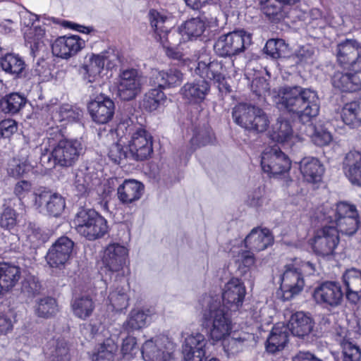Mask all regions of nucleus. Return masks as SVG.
I'll return each mask as SVG.
<instances>
[{"label": "nucleus", "mask_w": 361, "mask_h": 361, "mask_svg": "<svg viewBox=\"0 0 361 361\" xmlns=\"http://www.w3.org/2000/svg\"><path fill=\"white\" fill-rule=\"evenodd\" d=\"M245 293L243 283L238 278H232L224 286L223 304L219 295H204L200 300L203 323L209 329L211 339L214 341H222L226 351L233 350L242 342L240 338L230 336L232 322L228 310H238Z\"/></svg>", "instance_id": "1"}, {"label": "nucleus", "mask_w": 361, "mask_h": 361, "mask_svg": "<svg viewBox=\"0 0 361 361\" xmlns=\"http://www.w3.org/2000/svg\"><path fill=\"white\" fill-rule=\"evenodd\" d=\"M82 149L80 140L63 139L58 129L51 128L41 145V160L49 168L56 164L69 167L78 161Z\"/></svg>", "instance_id": "2"}, {"label": "nucleus", "mask_w": 361, "mask_h": 361, "mask_svg": "<svg viewBox=\"0 0 361 361\" xmlns=\"http://www.w3.org/2000/svg\"><path fill=\"white\" fill-rule=\"evenodd\" d=\"M281 94L276 102L279 109L297 115L302 122H309L319 114V101L314 91L293 87L283 88Z\"/></svg>", "instance_id": "3"}, {"label": "nucleus", "mask_w": 361, "mask_h": 361, "mask_svg": "<svg viewBox=\"0 0 361 361\" xmlns=\"http://www.w3.org/2000/svg\"><path fill=\"white\" fill-rule=\"evenodd\" d=\"M274 239L271 232L267 228L257 227L251 230L244 240L245 247L248 250L233 245L231 250V255L235 259V262L245 267H250L254 265L255 259L251 251L260 252L272 245Z\"/></svg>", "instance_id": "4"}, {"label": "nucleus", "mask_w": 361, "mask_h": 361, "mask_svg": "<svg viewBox=\"0 0 361 361\" xmlns=\"http://www.w3.org/2000/svg\"><path fill=\"white\" fill-rule=\"evenodd\" d=\"M233 121L241 128L252 133H263L269 120L266 113L259 107L247 103H239L232 109Z\"/></svg>", "instance_id": "5"}, {"label": "nucleus", "mask_w": 361, "mask_h": 361, "mask_svg": "<svg viewBox=\"0 0 361 361\" xmlns=\"http://www.w3.org/2000/svg\"><path fill=\"white\" fill-rule=\"evenodd\" d=\"M73 224L77 232L89 240L101 238L108 231L106 220L92 209H80L75 216Z\"/></svg>", "instance_id": "6"}, {"label": "nucleus", "mask_w": 361, "mask_h": 361, "mask_svg": "<svg viewBox=\"0 0 361 361\" xmlns=\"http://www.w3.org/2000/svg\"><path fill=\"white\" fill-rule=\"evenodd\" d=\"M234 72L233 62H228V66L220 61L207 60H200L198 61L195 68V72L202 80L208 79L214 80L218 84V88L220 92L228 93L231 92V86L225 81L226 76L230 77L231 72Z\"/></svg>", "instance_id": "7"}, {"label": "nucleus", "mask_w": 361, "mask_h": 361, "mask_svg": "<svg viewBox=\"0 0 361 361\" xmlns=\"http://www.w3.org/2000/svg\"><path fill=\"white\" fill-rule=\"evenodd\" d=\"M252 44V35L238 30L221 35L216 41L215 52L221 56H232L243 52Z\"/></svg>", "instance_id": "8"}, {"label": "nucleus", "mask_w": 361, "mask_h": 361, "mask_svg": "<svg viewBox=\"0 0 361 361\" xmlns=\"http://www.w3.org/2000/svg\"><path fill=\"white\" fill-rule=\"evenodd\" d=\"M269 138L274 142L290 149L299 148L304 142V137L293 131L291 123L279 117L271 126L268 133Z\"/></svg>", "instance_id": "9"}, {"label": "nucleus", "mask_w": 361, "mask_h": 361, "mask_svg": "<svg viewBox=\"0 0 361 361\" xmlns=\"http://www.w3.org/2000/svg\"><path fill=\"white\" fill-rule=\"evenodd\" d=\"M262 171L269 176H275L288 172L291 166L290 161L279 147L266 148L262 154Z\"/></svg>", "instance_id": "10"}, {"label": "nucleus", "mask_w": 361, "mask_h": 361, "mask_svg": "<svg viewBox=\"0 0 361 361\" xmlns=\"http://www.w3.org/2000/svg\"><path fill=\"white\" fill-rule=\"evenodd\" d=\"M173 348L168 337L159 336L145 341L141 353L145 361H170Z\"/></svg>", "instance_id": "11"}, {"label": "nucleus", "mask_w": 361, "mask_h": 361, "mask_svg": "<svg viewBox=\"0 0 361 361\" xmlns=\"http://www.w3.org/2000/svg\"><path fill=\"white\" fill-rule=\"evenodd\" d=\"M143 78L136 69H126L118 78V96L123 100L135 99L141 92Z\"/></svg>", "instance_id": "12"}, {"label": "nucleus", "mask_w": 361, "mask_h": 361, "mask_svg": "<svg viewBox=\"0 0 361 361\" xmlns=\"http://www.w3.org/2000/svg\"><path fill=\"white\" fill-rule=\"evenodd\" d=\"M115 58V54L109 51H104L99 54H87L79 71L82 75L84 80L88 82H96L100 77L105 62L108 67H111V61Z\"/></svg>", "instance_id": "13"}, {"label": "nucleus", "mask_w": 361, "mask_h": 361, "mask_svg": "<svg viewBox=\"0 0 361 361\" xmlns=\"http://www.w3.org/2000/svg\"><path fill=\"white\" fill-rule=\"evenodd\" d=\"M339 243L338 231L334 225L324 226L318 229L312 241L314 251L319 255L333 254Z\"/></svg>", "instance_id": "14"}, {"label": "nucleus", "mask_w": 361, "mask_h": 361, "mask_svg": "<svg viewBox=\"0 0 361 361\" xmlns=\"http://www.w3.org/2000/svg\"><path fill=\"white\" fill-rule=\"evenodd\" d=\"M312 297L317 304L326 307L335 308L341 305L343 293L338 283L325 281L315 288Z\"/></svg>", "instance_id": "15"}, {"label": "nucleus", "mask_w": 361, "mask_h": 361, "mask_svg": "<svg viewBox=\"0 0 361 361\" xmlns=\"http://www.w3.org/2000/svg\"><path fill=\"white\" fill-rule=\"evenodd\" d=\"M129 154L137 161L147 159L153 152L152 136L143 128L132 133L128 144Z\"/></svg>", "instance_id": "16"}, {"label": "nucleus", "mask_w": 361, "mask_h": 361, "mask_svg": "<svg viewBox=\"0 0 361 361\" xmlns=\"http://www.w3.org/2000/svg\"><path fill=\"white\" fill-rule=\"evenodd\" d=\"M102 262L111 272H120L129 264L128 250L119 243L109 244L104 250Z\"/></svg>", "instance_id": "17"}, {"label": "nucleus", "mask_w": 361, "mask_h": 361, "mask_svg": "<svg viewBox=\"0 0 361 361\" xmlns=\"http://www.w3.org/2000/svg\"><path fill=\"white\" fill-rule=\"evenodd\" d=\"M281 289L286 299L298 294L304 287V279L296 263L287 264L281 276Z\"/></svg>", "instance_id": "18"}, {"label": "nucleus", "mask_w": 361, "mask_h": 361, "mask_svg": "<svg viewBox=\"0 0 361 361\" xmlns=\"http://www.w3.org/2000/svg\"><path fill=\"white\" fill-rule=\"evenodd\" d=\"M73 246L74 243L66 236L57 239L47 254L48 264L56 268L63 267L71 256Z\"/></svg>", "instance_id": "19"}, {"label": "nucleus", "mask_w": 361, "mask_h": 361, "mask_svg": "<svg viewBox=\"0 0 361 361\" xmlns=\"http://www.w3.org/2000/svg\"><path fill=\"white\" fill-rule=\"evenodd\" d=\"M35 206L40 212L58 216L65 208V200L62 196L50 191H42L34 193Z\"/></svg>", "instance_id": "20"}, {"label": "nucleus", "mask_w": 361, "mask_h": 361, "mask_svg": "<svg viewBox=\"0 0 361 361\" xmlns=\"http://www.w3.org/2000/svg\"><path fill=\"white\" fill-rule=\"evenodd\" d=\"M85 46V42L78 35L58 37L51 44V51L56 57L68 59L75 56Z\"/></svg>", "instance_id": "21"}, {"label": "nucleus", "mask_w": 361, "mask_h": 361, "mask_svg": "<svg viewBox=\"0 0 361 361\" xmlns=\"http://www.w3.org/2000/svg\"><path fill=\"white\" fill-rule=\"evenodd\" d=\"M88 111L94 122L106 124L113 118L115 104L111 99L101 94L89 103Z\"/></svg>", "instance_id": "22"}, {"label": "nucleus", "mask_w": 361, "mask_h": 361, "mask_svg": "<svg viewBox=\"0 0 361 361\" xmlns=\"http://www.w3.org/2000/svg\"><path fill=\"white\" fill-rule=\"evenodd\" d=\"M337 59L343 65L353 66L357 71L361 70V45L353 39H346L338 44Z\"/></svg>", "instance_id": "23"}, {"label": "nucleus", "mask_w": 361, "mask_h": 361, "mask_svg": "<svg viewBox=\"0 0 361 361\" xmlns=\"http://www.w3.org/2000/svg\"><path fill=\"white\" fill-rule=\"evenodd\" d=\"M207 341L199 332H192L185 338L183 354L185 361H202Z\"/></svg>", "instance_id": "24"}, {"label": "nucleus", "mask_w": 361, "mask_h": 361, "mask_svg": "<svg viewBox=\"0 0 361 361\" xmlns=\"http://www.w3.org/2000/svg\"><path fill=\"white\" fill-rule=\"evenodd\" d=\"M149 18L155 38L163 46L166 47L174 35L170 30L171 24L170 23L169 18L156 10H151L149 11Z\"/></svg>", "instance_id": "25"}, {"label": "nucleus", "mask_w": 361, "mask_h": 361, "mask_svg": "<svg viewBox=\"0 0 361 361\" xmlns=\"http://www.w3.org/2000/svg\"><path fill=\"white\" fill-rule=\"evenodd\" d=\"M210 90V85L205 80L186 82L180 90L183 98L192 104L203 102Z\"/></svg>", "instance_id": "26"}, {"label": "nucleus", "mask_w": 361, "mask_h": 361, "mask_svg": "<svg viewBox=\"0 0 361 361\" xmlns=\"http://www.w3.org/2000/svg\"><path fill=\"white\" fill-rule=\"evenodd\" d=\"M21 278L18 266L0 262V296L11 291Z\"/></svg>", "instance_id": "27"}, {"label": "nucleus", "mask_w": 361, "mask_h": 361, "mask_svg": "<svg viewBox=\"0 0 361 361\" xmlns=\"http://www.w3.org/2000/svg\"><path fill=\"white\" fill-rule=\"evenodd\" d=\"M183 80V73L177 68L166 71L154 70L151 73L149 82L159 88L171 87L179 85Z\"/></svg>", "instance_id": "28"}, {"label": "nucleus", "mask_w": 361, "mask_h": 361, "mask_svg": "<svg viewBox=\"0 0 361 361\" xmlns=\"http://www.w3.org/2000/svg\"><path fill=\"white\" fill-rule=\"evenodd\" d=\"M144 185L134 179H126L117 188L118 200L125 204L139 200L143 195Z\"/></svg>", "instance_id": "29"}, {"label": "nucleus", "mask_w": 361, "mask_h": 361, "mask_svg": "<svg viewBox=\"0 0 361 361\" xmlns=\"http://www.w3.org/2000/svg\"><path fill=\"white\" fill-rule=\"evenodd\" d=\"M314 322L311 317L303 312L293 314L286 326L295 336L303 338L312 331Z\"/></svg>", "instance_id": "30"}, {"label": "nucleus", "mask_w": 361, "mask_h": 361, "mask_svg": "<svg viewBox=\"0 0 361 361\" xmlns=\"http://www.w3.org/2000/svg\"><path fill=\"white\" fill-rule=\"evenodd\" d=\"M300 171L305 181L314 183L322 180L324 168L318 159L308 157L300 161Z\"/></svg>", "instance_id": "31"}, {"label": "nucleus", "mask_w": 361, "mask_h": 361, "mask_svg": "<svg viewBox=\"0 0 361 361\" xmlns=\"http://www.w3.org/2000/svg\"><path fill=\"white\" fill-rule=\"evenodd\" d=\"M343 170L353 184L361 186V153L357 151L348 152L343 162Z\"/></svg>", "instance_id": "32"}, {"label": "nucleus", "mask_w": 361, "mask_h": 361, "mask_svg": "<svg viewBox=\"0 0 361 361\" xmlns=\"http://www.w3.org/2000/svg\"><path fill=\"white\" fill-rule=\"evenodd\" d=\"M288 328L283 324H277L267 338V350L271 353L282 350L288 343Z\"/></svg>", "instance_id": "33"}, {"label": "nucleus", "mask_w": 361, "mask_h": 361, "mask_svg": "<svg viewBox=\"0 0 361 361\" xmlns=\"http://www.w3.org/2000/svg\"><path fill=\"white\" fill-rule=\"evenodd\" d=\"M348 216H358L356 207L345 202H341L335 208L326 207L322 211V221L327 223L333 222L336 219H344Z\"/></svg>", "instance_id": "34"}, {"label": "nucleus", "mask_w": 361, "mask_h": 361, "mask_svg": "<svg viewBox=\"0 0 361 361\" xmlns=\"http://www.w3.org/2000/svg\"><path fill=\"white\" fill-rule=\"evenodd\" d=\"M332 85L343 92H354L361 88V78L358 73L336 72L332 78Z\"/></svg>", "instance_id": "35"}, {"label": "nucleus", "mask_w": 361, "mask_h": 361, "mask_svg": "<svg viewBox=\"0 0 361 361\" xmlns=\"http://www.w3.org/2000/svg\"><path fill=\"white\" fill-rule=\"evenodd\" d=\"M206 29V23L200 18L185 21L178 29L183 41L193 40L201 37Z\"/></svg>", "instance_id": "36"}, {"label": "nucleus", "mask_w": 361, "mask_h": 361, "mask_svg": "<svg viewBox=\"0 0 361 361\" xmlns=\"http://www.w3.org/2000/svg\"><path fill=\"white\" fill-rule=\"evenodd\" d=\"M0 65L4 71L14 78H21L25 69L23 59L15 54H6L1 57Z\"/></svg>", "instance_id": "37"}, {"label": "nucleus", "mask_w": 361, "mask_h": 361, "mask_svg": "<svg viewBox=\"0 0 361 361\" xmlns=\"http://www.w3.org/2000/svg\"><path fill=\"white\" fill-rule=\"evenodd\" d=\"M24 37L25 42L30 45L32 54L44 47L47 41L45 30L38 25L26 29L24 31Z\"/></svg>", "instance_id": "38"}, {"label": "nucleus", "mask_w": 361, "mask_h": 361, "mask_svg": "<svg viewBox=\"0 0 361 361\" xmlns=\"http://www.w3.org/2000/svg\"><path fill=\"white\" fill-rule=\"evenodd\" d=\"M341 118L352 128L359 126L361 124V102L354 101L345 104L342 109Z\"/></svg>", "instance_id": "39"}, {"label": "nucleus", "mask_w": 361, "mask_h": 361, "mask_svg": "<svg viewBox=\"0 0 361 361\" xmlns=\"http://www.w3.org/2000/svg\"><path fill=\"white\" fill-rule=\"evenodd\" d=\"M148 312L149 310L146 312L139 310H132L123 323V329L128 333H131L145 327L149 323Z\"/></svg>", "instance_id": "40"}, {"label": "nucleus", "mask_w": 361, "mask_h": 361, "mask_svg": "<svg viewBox=\"0 0 361 361\" xmlns=\"http://www.w3.org/2000/svg\"><path fill=\"white\" fill-rule=\"evenodd\" d=\"M71 307L75 317L85 320L91 316L94 309V304L90 296L82 295L72 300Z\"/></svg>", "instance_id": "41"}, {"label": "nucleus", "mask_w": 361, "mask_h": 361, "mask_svg": "<svg viewBox=\"0 0 361 361\" xmlns=\"http://www.w3.org/2000/svg\"><path fill=\"white\" fill-rule=\"evenodd\" d=\"M167 97L161 88H153L145 93L142 106L148 111H153L165 105Z\"/></svg>", "instance_id": "42"}, {"label": "nucleus", "mask_w": 361, "mask_h": 361, "mask_svg": "<svg viewBox=\"0 0 361 361\" xmlns=\"http://www.w3.org/2000/svg\"><path fill=\"white\" fill-rule=\"evenodd\" d=\"M285 6L279 0H261V9L263 13L273 21L279 20L286 16Z\"/></svg>", "instance_id": "43"}, {"label": "nucleus", "mask_w": 361, "mask_h": 361, "mask_svg": "<svg viewBox=\"0 0 361 361\" xmlns=\"http://www.w3.org/2000/svg\"><path fill=\"white\" fill-rule=\"evenodd\" d=\"M69 348L64 339H57L51 341L47 353L50 361H69Z\"/></svg>", "instance_id": "44"}, {"label": "nucleus", "mask_w": 361, "mask_h": 361, "mask_svg": "<svg viewBox=\"0 0 361 361\" xmlns=\"http://www.w3.org/2000/svg\"><path fill=\"white\" fill-rule=\"evenodd\" d=\"M74 187L79 195L87 193L93 186V178L88 169H80L75 171Z\"/></svg>", "instance_id": "45"}, {"label": "nucleus", "mask_w": 361, "mask_h": 361, "mask_svg": "<svg viewBox=\"0 0 361 361\" xmlns=\"http://www.w3.org/2000/svg\"><path fill=\"white\" fill-rule=\"evenodd\" d=\"M58 311L56 301L51 297H44L36 301L35 312L39 317L49 318Z\"/></svg>", "instance_id": "46"}, {"label": "nucleus", "mask_w": 361, "mask_h": 361, "mask_svg": "<svg viewBox=\"0 0 361 361\" xmlns=\"http://www.w3.org/2000/svg\"><path fill=\"white\" fill-rule=\"evenodd\" d=\"M128 287L125 286H117L115 290L111 291L109 296V300L113 309L116 311L122 310L128 305V295L127 292Z\"/></svg>", "instance_id": "47"}, {"label": "nucleus", "mask_w": 361, "mask_h": 361, "mask_svg": "<svg viewBox=\"0 0 361 361\" xmlns=\"http://www.w3.org/2000/svg\"><path fill=\"white\" fill-rule=\"evenodd\" d=\"M26 104V99L18 93H11L7 95L1 102V106L4 111L9 114H16Z\"/></svg>", "instance_id": "48"}, {"label": "nucleus", "mask_w": 361, "mask_h": 361, "mask_svg": "<svg viewBox=\"0 0 361 361\" xmlns=\"http://www.w3.org/2000/svg\"><path fill=\"white\" fill-rule=\"evenodd\" d=\"M334 225L339 233L345 235H353L358 228V216H348L344 219H336L330 223Z\"/></svg>", "instance_id": "49"}, {"label": "nucleus", "mask_w": 361, "mask_h": 361, "mask_svg": "<svg viewBox=\"0 0 361 361\" xmlns=\"http://www.w3.org/2000/svg\"><path fill=\"white\" fill-rule=\"evenodd\" d=\"M286 49L287 46L283 39H271L267 42L264 50L265 54L272 59H278L282 56Z\"/></svg>", "instance_id": "50"}, {"label": "nucleus", "mask_w": 361, "mask_h": 361, "mask_svg": "<svg viewBox=\"0 0 361 361\" xmlns=\"http://www.w3.org/2000/svg\"><path fill=\"white\" fill-rule=\"evenodd\" d=\"M343 361H359L361 352L357 345L353 342L343 340L341 343Z\"/></svg>", "instance_id": "51"}, {"label": "nucleus", "mask_w": 361, "mask_h": 361, "mask_svg": "<svg viewBox=\"0 0 361 361\" xmlns=\"http://www.w3.org/2000/svg\"><path fill=\"white\" fill-rule=\"evenodd\" d=\"M116 347L111 341L101 345L96 353L94 354L93 361H113Z\"/></svg>", "instance_id": "52"}, {"label": "nucleus", "mask_w": 361, "mask_h": 361, "mask_svg": "<svg viewBox=\"0 0 361 361\" xmlns=\"http://www.w3.org/2000/svg\"><path fill=\"white\" fill-rule=\"evenodd\" d=\"M343 279L346 288L361 290V270L355 268L348 269Z\"/></svg>", "instance_id": "53"}, {"label": "nucleus", "mask_w": 361, "mask_h": 361, "mask_svg": "<svg viewBox=\"0 0 361 361\" xmlns=\"http://www.w3.org/2000/svg\"><path fill=\"white\" fill-rule=\"evenodd\" d=\"M17 223V214L16 211L6 207L0 214V226L4 229L11 230Z\"/></svg>", "instance_id": "54"}, {"label": "nucleus", "mask_w": 361, "mask_h": 361, "mask_svg": "<svg viewBox=\"0 0 361 361\" xmlns=\"http://www.w3.org/2000/svg\"><path fill=\"white\" fill-rule=\"evenodd\" d=\"M81 116L80 111L74 110L70 105L64 104L59 108L54 117L59 121H68L73 122L77 121Z\"/></svg>", "instance_id": "55"}, {"label": "nucleus", "mask_w": 361, "mask_h": 361, "mask_svg": "<svg viewBox=\"0 0 361 361\" xmlns=\"http://www.w3.org/2000/svg\"><path fill=\"white\" fill-rule=\"evenodd\" d=\"M312 129H314V133L311 135V137L315 145L324 146L331 142V134L326 129L322 126H312Z\"/></svg>", "instance_id": "56"}, {"label": "nucleus", "mask_w": 361, "mask_h": 361, "mask_svg": "<svg viewBox=\"0 0 361 361\" xmlns=\"http://www.w3.org/2000/svg\"><path fill=\"white\" fill-rule=\"evenodd\" d=\"M121 142L122 140L120 139L118 142L112 144L108 152L109 157L116 164H119L121 161L130 156L129 153L123 149Z\"/></svg>", "instance_id": "57"}, {"label": "nucleus", "mask_w": 361, "mask_h": 361, "mask_svg": "<svg viewBox=\"0 0 361 361\" xmlns=\"http://www.w3.org/2000/svg\"><path fill=\"white\" fill-rule=\"evenodd\" d=\"M30 165L26 161H20L16 159L11 160L8 166L9 176L18 178L30 170Z\"/></svg>", "instance_id": "58"}, {"label": "nucleus", "mask_w": 361, "mask_h": 361, "mask_svg": "<svg viewBox=\"0 0 361 361\" xmlns=\"http://www.w3.org/2000/svg\"><path fill=\"white\" fill-rule=\"evenodd\" d=\"M121 351L123 356L128 360L135 355L139 351L135 338L133 336L126 337L123 341Z\"/></svg>", "instance_id": "59"}, {"label": "nucleus", "mask_w": 361, "mask_h": 361, "mask_svg": "<svg viewBox=\"0 0 361 361\" xmlns=\"http://www.w3.org/2000/svg\"><path fill=\"white\" fill-rule=\"evenodd\" d=\"M315 54V49L306 44L300 47L295 52V56L301 63H312Z\"/></svg>", "instance_id": "60"}, {"label": "nucleus", "mask_w": 361, "mask_h": 361, "mask_svg": "<svg viewBox=\"0 0 361 361\" xmlns=\"http://www.w3.org/2000/svg\"><path fill=\"white\" fill-rule=\"evenodd\" d=\"M42 286L39 281L33 276L26 279L22 285V290L31 295H35L39 293Z\"/></svg>", "instance_id": "61"}, {"label": "nucleus", "mask_w": 361, "mask_h": 361, "mask_svg": "<svg viewBox=\"0 0 361 361\" xmlns=\"http://www.w3.org/2000/svg\"><path fill=\"white\" fill-rule=\"evenodd\" d=\"M212 139L213 134L212 131L208 128H205L197 133L192 138L191 142L192 144L200 147L212 142Z\"/></svg>", "instance_id": "62"}, {"label": "nucleus", "mask_w": 361, "mask_h": 361, "mask_svg": "<svg viewBox=\"0 0 361 361\" xmlns=\"http://www.w3.org/2000/svg\"><path fill=\"white\" fill-rule=\"evenodd\" d=\"M17 130V123L13 119H5L0 122V137H10Z\"/></svg>", "instance_id": "63"}, {"label": "nucleus", "mask_w": 361, "mask_h": 361, "mask_svg": "<svg viewBox=\"0 0 361 361\" xmlns=\"http://www.w3.org/2000/svg\"><path fill=\"white\" fill-rule=\"evenodd\" d=\"M253 92L258 96H267L269 94V85L264 78H257L252 83Z\"/></svg>", "instance_id": "64"}]
</instances>
